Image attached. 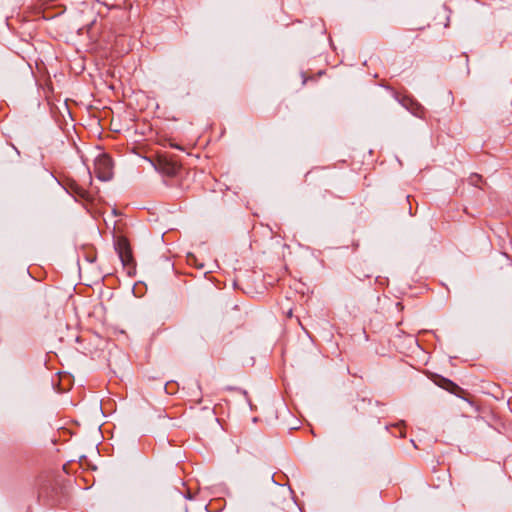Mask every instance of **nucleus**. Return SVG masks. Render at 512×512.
<instances>
[{
  "instance_id": "nucleus-1",
  "label": "nucleus",
  "mask_w": 512,
  "mask_h": 512,
  "mask_svg": "<svg viewBox=\"0 0 512 512\" xmlns=\"http://www.w3.org/2000/svg\"><path fill=\"white\" fill-rule=\"evenodd\" d=\"M94 172L98 179L102 181L110 180L113 175L111 158L106 154L98 156L95 160Z\"/></svg>"
},
{
  "instance_id": "nucleus-2",
  "label": "nucleus",
  "mask_w": 512,
  "mask_h": 512,
  "mask_svg": "<svg viewBox=\"0 0 512 512\" xmlns=\"http://www.w3.org/2000/svg\"><path fill=\"white\" fill-rule=\"evenodd\" d=\"M116 249L118 251L119 258L121 259L123 265H130L133 259L127 241L125 239L118 240Z\"/></svg>"
},
{
  "instance_id": "nucleus-3",
  "label": "nucleus",
  "mask_w": 512,
  "mask_h": 512,
  "mask_svg": "<svg viewBox=\"0 0 512 512\" xmlns=\"http://www.w3.org/2000/svg\"><path fill=\"white\" fill-rule=\"evenodd\" d=\"M403 105L407 106L411 113L417 117H422L423 115V107L418 103H414L412 100H404Z\"/></svg>"
},
{
  "instance_id": "nucleus-4",
  "label": "nucleus",
  "mask_w": 512,
  "mask_h": 512,
  "mask_svg": "<svg viewBox=\"0 0 512 512\" xmlns=\"http://www.w3.org/2000/svg\"><path fill=\"white\" fill-rule=\"evenodd\" d=\"M442 382L444 384H441V386L453 393H455L456 390L460 389L455 383H453L452 381L450 380H447V379H442Z\"/></svg>"
},
{
  "instance_id": "nucleus-5",
  "label": "nucleus",
  "mask_w": 512,
  "mask_h": 512,
  "mask_svg": "<svg viewBox=\"0 0 512 512\" xmlns=\"http://www.w3.org/2000/svg\"><path fill=\"white\" fill-rule=\"evenodd\" d=\"M481 181V176L479 175H473L470 177V182L473 184V185H478V183Z\"/></svg>"
}]
</instances>
